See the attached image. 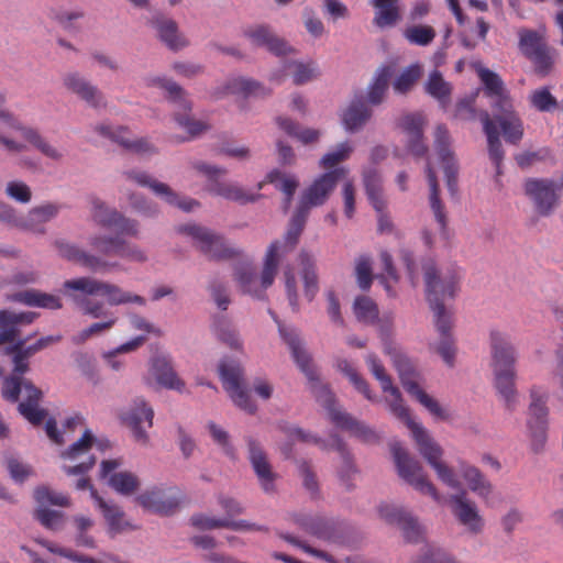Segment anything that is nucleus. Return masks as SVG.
Returning a JSON list of instances; mask_svg holds the SVG:
<instances>
[{
    "label": "nucleus",
    "instance_id": "obj_11",
    "mask_svg": "<svg viewBox=\"0 0 563 563\" xmlns=\"http://www.w3.org/2000/svg\"><path fill=\"white\" fill-rule=\"evenodd\" d=\"M180 233L192 238L195 245L211 260H229L240 254L238 250L230 246L222 235L198 225L187 224L178 228Z\"/></svg>",
    "mask_w": 563,
    "mask_h": 563
},
{
    "label": "nucleus",
    "instance_id": "obj_18",
    "mask_svg": "<svg viewBox=\"0 0 563 563\" xmlns=\"http://www.w3.org/2000/svg\"><path fill=\"white\" fill-rule=\"evenodd\" d=\"M346 173L345 168L340 167L320 175L302 192L300 200L310 208L324 205L339 180L344 178Z\"/></svg>",
    "mask_w": 563,
    "mask_h": 563
},
{
    "label": "nucleus",
    "instance_id": "obj_3",
    "mask_svg": "<svg viewBox=\"0 0 563 563\" xmlns=\"http://www.w3.org/2000/svg\"><path fill=\"white\" fill-rule=\"evenodd\" d=\"M490 367L494 376V386L509 410L517 405L516 364L518 352L512 344L510 335L500 330L489 333Z\"/></svg>",
    "mask_w": 563,
    "mask_h": 563
},
{
    "label": "nucleus",
    "instance_id": "obj_57",
    "mask_svg": "<svg viewBox=\"0 0 563 563\" xmlns=\"http://www.w3.org/2000/svg\"><path fill=\"white\" fill-rule=\"evenodd\" d=\"M277 124L288 135L297 137L301 143L309 144L318 141L320 132L313 129H303L299 131L296 122L288 118H277Z\"/></svg>",
    "mask_w": 563,
    "mask_h": 563
},
{
    "label": "nucleus",
    "instance_id": "obj_32",
    "mask_svg": "<svg viewBox=\"0 0 563 563\" xmlns=\"http://www.w3.org/2000/svg\"><path fill=\"white\" fill-rule=\"evenodd\" d=\"M55 245L57 247L58 254L63 258L79 264L92 272L106 271L115 266V264H110L97 255H92L82 251L75 244L65 241H56Z\"/></svg>",
    "mask_w": 563,
    "mask_h": 563
},
{
    "label": "nucleus",
    "instance_id": "obj_51",
    "mask_svg": "<svg viewBox=\"0 0 563 563\" xmlns=\"http://www.w3.org/2000/svg\"><path fill=\"white\" fill-rule=\"evenodd\" d=\"M460 472L472 492L483 498H487L492 494L490 483L484 478L478 468L461 463Z\"/></svg>",
    "mask_w": 563,
    "mask_h": 563
},
{
    "label": "nucleus",
    "instance_id": "obj_37",
    "mask_svg": "<svg viewBox=\"0 0 563 563\" xmlns=\"http://www.w3.org/2000/svg\"><path fill=\"white\" fill-rule=\"evenodd\" d=\"M434 323L440 335V341L435 346V351L445 364L453 366L455 358V345L451 334L452 316L434 317Z\"/></svg>",
    "mask_w": 563,
    "mask_h": 563
},
{
    "label": "nucleus",
    "instance_id": "obj_63",
    "mask_svg": "<svg viewBox=\"0 0 563 563\" xmlns=\"http://www.w3.org/2000/svg\"><path fill=\"white\" fill-rule=\"evenodd\" d=\"M355 276L357 285L362 290H368L373 283L372 258L368 255H361L355 262Z\"/></svg>",
    "mask_w": 563,
    "mask_h": 563
},
{
    "label": "nucleus",
    "instance_id": "obj_30",
    "mask_svg": "<svg viewBox=\"0 0 563 563\" xmlns=\"http://www.w3.org/2000/svg\"><path fill=\"white\" fill-rule=\"evenodd\" d=\"M424 124L426 119L421 113L406 114L399 123L407 137L408 151L417 157H422L428 152V147L423 142Z\"/></svg>",
    "mask_w": 563,
    "mask_h": 563
},
{
    "label": "nucleus",
    "instance_id": "obj_36",
    "mask_svg": "<svg viewBox=\"0 0 563 563\" xmlns=\"http://www.w3.org/2000/svg\"><path fill=\"white\" fill-rule=\"evenodd\" d=\"M65 87L76 93L80 99L89 106L98 108L103 104L102 93L97 87L87 81L78 74H68L64 77Z\"/></svg>",
    "mask_w": 563,
    "mask_h": 563
},
{
    "label": "nucleus",
    "instance_id": "obj_56",
    "mask_svg": "<svg viewBox=\"0 0 563 563\" xmlns=\"http://www.w3.org/2000/svg\"><path fill=\"white\" fill-rule=\"evenodd\" d=\"M336 368L342 372L354 387L362 393L366 399L374 400V396L371 393L367 382L357 373L352 364L345 358H339L336 361Z\"/></svg>",
    "mask_w": 563,
    "mask_h": 563
},
{
    "label": "nucleus",
    "instance_id": "obj_43",
    "mask_svg": "<svg viewBox=\"0 0 563 563\" xmlns=\"http://www.w3.org/2000/svg\"><path fill=\"white\" fill-rule=\"evenodd\" d=\"M299 264L301 266L305 296L309 301H312L319 291L316 261L311 254L302 250L299 253Z\"/></svg>",
    "mask_w": 563,
    "mask_h": 563
},
{
    "label": "nucleus",
    "instance_id": "obj_49",
    "mask_svg": "<svg viewBox=\"0 0 563 563\" xmlns=\"http://www.w3.org/2000/svg\"><path fill=\"white\" fill-rule=\"evenodd\" d=\"M158 36L170 49H179L187 45L183 36L178 34L177 24L170 19L157 16L152 21Z\"/></svg>",
    "mask_w": 563,
    "mask_h": 563
},
{
    "label": "nucleus",
    "instance_id": "obj_62",
    "mask_svg": "<svg viewBox=\"0 0 563 563\" xmlns=\"http://www.w3.org/2000/svg\"><path fill=\"white\" fill-rule=\"evenodd\" d=\"M121 240L120 236L95 235L89 239V245L102 255L118 256Z\"/></svg>",
    "mask_w": 563,
    "mask_h": 563
},
{
    "label": "nucleus",
    "instance_id": "obj_21",
    "mask_svg": "<svg viewBox=\"0 0 563 563\" xmlns=\"http://www.w3.org/2000/svg\"><path fill=\"white\" fill-rule=\"evenodd\" d=\"M474 70L487 98L493 99V109H509L512 98L501 77L482 64H475Z\"/></svg>",
    "mask_w": 563,
    "mask_h": 563
},
{
    "label": "nucleus",
    "instance_id": "obj_45",
    "mask_svg": "<svg viewBox=\"0 0 563 563\" xmlns=\"http://www.w3.org/2000/svg\"><path fill=\"white\" fill-rule=\"evenodd\" d=\"M372 111L362 98H355L342 115L346 131L354 132L361 129L371 118Z\"/></svg>",
    "mask_w": 563,
    "mask_h": 563
},
{
    "label": "nucleus",
    "instance_id": "obj_42",
    "mask_svg": "<svg viewBox=\"0 0 563 563\" xmlns=\"http://www.w3.org/2000/svg\"><path fill=\"white\" fill-rule=\"evenodd\" d=\"M8 300L21 302L31 307H41L52 310L62 308V301L59 297L34 289L15 292L9 296Z\"/></svg>",
    "mask_w": 563,
    "mask_h": 563
},
{
    "label": "nucleus",
    "instance_id": "obj_52",
    "mask_svg": "<svg viewBox=\"0 0 563 563\" xmlns=\"http://www.w3.org/2000/svg\"><path fill=\"white\" fill-rule=\"evenodd\" d=\"M393 74L394 69L391 66H383L377 69L373 82L368 88L369 103L376 106L383 101Z\"/></svg>",
    "mask_w": 563,
    "mask_h": 563
},
{
    "label": "nucleus",
    "instance_id": "obj_29",
    "mask_svg": "<svg viewBox=\"0 0 563 563\" xmlns=\"http://www.w3.org/2000/svg\"><path fill=\"white\" fill-rule=\"evenodd\" d=\"M95 130L104 137L118 143L123 148L137 154L156 153L155 147L146 139L131 140V132L124 126L112 128L100 124Z\"/></svg>",
    "mask_w": 563,
    "mask_h": 563
},
{
    "label": "nucleus",
    "instance_id": "obj_39",
    "mask_svg": "<svg viewBox=\"0 0 563 563\" xmlns=\"http://www.w3.org/2000/svg\"><path fill=\"white\" fill-rule=\"evenodd\" d=\"M479 118L483 123L484 133L487 137L489 158L496 167L497 175H500V165L504 159V150L499 139L498 128L487 111H482Z\"/></svg>",
    "mask_w": 563,
    "mask_h": 563
},
{
    "label": "nucleus",
    "instance_id": "obj_50",
    "mask_svg": "<svg viewBox=\"0 0 563 563\" xmlns=\"http://www.w3.org/2000/svg\"><path fill=\"white\" fill-rule=\"evenodd\" d=\"M363 181L367 198L375 210L386 207L383 192L382 177L376 169H367L363 173Z\"/></svg>",
    "mask_w": 563,
    "mask_h": 563
},
{
    "label": "nucleus",
    "instance_id": "obj_40",
    "mask_svg": "<svg viewBox=\"0 0 563 563\" xmlns=\"http://www.w3.org/2000/svg\"><path fill=\"white\" fill-rule=\"evenodd\" d=\"M91 498L102 512L111 532L119 533L131 528V525L124 519V512L118 505L106 501L95 488H91Z\"/></svg>",
    "mask_w": 563,
    "mask_h": 563
},
{
    "label": "nucleus",
    "instance_id": "obj_46",
    "mask_svg": "<svg viewBox=\"0 0 563 563\" xmlns=\"http://www.w3.org/2000/svg\"><path fill=\"white\" fill-rule=\"evenodd\" d=\"M152 372L159 385L183 391L185 383L177 376L170 362L166 357H156L152 363Z\"/></svg>",
    "mask_w": 563,
    "mask_h": 563
},
{
    "label": "nucleus",
    "instance_id": "obj_38",
    "mask_svg": "<svg viewBox=\"0 0 563 563\" xmlns=\"http://www.w3.org/2000/svg\"><path fill=\"white\" fill-rule=\"evenodd\" d=\"M279 333L284 341L288 344L295 362L298 364L300 369L306 374L310 380H316V372L311 365L309 354L301 346L300 339L294 330H287L285 327L279 324Z\"/></svg>",
    "mask_w": 563,
    "mask_h": 563
},
{
    "label": "nucleus",
    "instance_id": "obj_23",
    "mask_svg": "<svg viewBox=\"0 0 563 563\" xmlns=\"http://www.w3.org/2000/svg\"><path fill=\"white\" fill-rule=\"evenodd\" d=\"M452 512L456 520L472 534H479L485 527L476 504L467 498L465 490L450 497Z\"/></svg>",
    "mask_w": 563,
    "mask_h": 563
},
{
    "label": "nucleus",
    "instance_id": "obj_60",
    "mask_svg": "<svg viewBox=\"0 0 563 563\" xmlns=\"http://www.w3.org/2000/svg\"><path fill=\"white\" fill-rule=\"evenodd\" d=\"M354 313L358 321L374 323L378 318L377 305L366 296H360L354 300Z\"/></svg>",
    "mask_w": 563,
    "mask_h": 563
},
{
    "label": "nucleus",
    "instance_id": "obj_12",
    "mask_svg": "<svg viewBox=\"0 0 563 563\" xmlns=\"http://www.w3.org/2000/svg\"><path fill=\"white\" fill-rule=\"evenodd\" d=\"M219 375L233 402L246 412L254 413L256 405L242 386L243 371L240 364L223 360L219 365Z\"/></svg>",
    "mask_w": 563,
    "mask_h": 563
},
{
    "label": "nucleus",
    "instance_id": "obj_6",
    "mask_svg": "<svg viewBox=\"0 0 563 563\" xmlns=\"http://www.w3.org/2000/svg\"><path fill=\"white\" fill-rule=\"evenodd\" d=\"M385 352L393 357L400 382L405 390L416 398L435 419L446 421L450 413L419 386V374L411 361L390 344L385 345Z\"/></svg>",
    "mask_w": 563,
    "mask_h": 563
},
{
    "label": "nucleus",
    "instance_id": "obj_55",
    "mask_svg": "<svg viewBox=\"0 0 563 563\" xmlns=\"http://www.w3.org/2000/svg\"><path fill=\"white\" fill-rule=\"evenodd\" d=\"M225 93L250 96H264L265 89L260 82L246 78H233L225 85Z\"/></svg>",
    "mask_w": 563,
    "mask_h": 563
},
{
    "label": "nucleus",
    "instance_id": "obj_54",
    "mask_svg": "<svg viewBox=\"0 0 563 563\" xmlns=\"http://www.w3.org/2000/svg\"><path fill=\"white\" fill-rule=\"evenodd\" d=\"M518 35L519 49L527 58H530L532 55L548 46L542 36L537 31L520 29L518 31Z\"/></svg>",
    "mask_w": 563,
    "mask_h": 563
},
{
    "label": "nucleus",
    "instance_id": "obj_41",
    "mask_svg": "<svg viewBox=\"0 0 563 563\" xmlns=\"http://www.w3.org/2000/svg\"><path fill=\"white\" fill-rule=\"evenodd\" d=\"M375 9L373 23L379 27L394 26L400 20V0H371Z\"/></svg>",
    "mask_w": 563,
    "mask_h": 563
},
{
    "label": "nucleus",
    "instance_id": "obj_26",
    "mask_svg": "<svg viewBox=\"0 0 563 563\" xmlns=\"http://www.w3.org/2000/svg\"><path fill=\"white\" fill-rule=\"evenodd\" d=\"M153 409L142 398H136L132 407L121 416L123 422L131 428L135 440L142 444H146L148 441L143 424L145 423L147 428H151L153 426Z\"/></svg>",
    "mask_w": 563,
    "mask_h": 563
},
{
    "label": "nucleus",
    "instance_id": "obj_25",
    "mask_svg": "<svg viewBox=\"0 0 563 563\" xmlns=\"http://www.w3.org/2000/svg\"><path fill=\"white\" fill-rule=\"evenodd\" d=\"M129 179L135 181L142 187H148L156 196L162 197L167 203L177 206L184 211H191L199 203L194 199H179L178 195L172 188L144 172L126 173Z\"/></svg>",
    "mask_w": 563,
    "mask_h": 563
},
{
    "label": "nucleus",
    "instance_id": "obj_22",
    "mask_svg": "<svg viewBox=\"0 0 563 563\" xmlns=\"http://www.w3.org/2000/svg\"><path fill=\"white\" fill-rule=\"evenodd\" d=\"M136 501L145 510L161 516L173 515L179 506V497L172 487L147 489L136 497Z\"/></svg>",
    "mask_w": 563,
    "mask_h": 563
},
{
    "label": "nucleus",
    "instance_id": "obj_53",
    "mask_svg": "<svg viewBox=\"0 0 563 563\" xmlns=\"http://www.w3.org/2000/svg\"><path fill=\"white\" fill-rule=\"evenodd\" d=\"M296 522L308 533L324 541H331L334 537L333 526L322 519L307 516H300Z\"/></svg>",
    "mask_w": 563,
    "mask_h": 563
},
{
    "label": "nucleus",
    "instance_id": "obj_34",
    "mask_svg": "<svg viewBox=\"0 0 563 563\" xmlns=\"http://www.w3.org/2000/svg\"><path fill=\"white\" fill-rule=\"evenodd\" d=\"M498 114L493 119L500 126L507 143L518 144L523 137V122L514 110V102L509 109H495Z\"/></svg>",
    "mask_w": 563,
    "mask_h": 563
},
{
    "label": "nucleus",
    "instance_id": "obj_58",
    "mask_svg": "<svg viewBox=\"0 0 563 563\" xmlns=\"http://www.w3.org/2000/svg\"><path fill=\"white\" fill-rule=\"evenodd\" d=\"M529 102L532 108L540 112H552L559 106L556 98L548 87H541L531 91Z\"/></svg>",
    "mask_w": 563,
    "mask_h": 563
},
{
    "label": "nucleus",
    "instance_id": "obj_31",
    "mask_svg": "<svg viewBox=\"0 0 563 563\" xmlns=\"http://www.w3.org/2000/svg\"><path fill=\"white\" fill-rule=\"evenodd\" d=\"M249 460L252 467L261 483L262 488L266 493H273L275 490L274 481L276 474L272 471V466L267 460L266 453L263 451L260 443L253 439H249Z\"/></svg>",
    "mask_w": 563,
    "mask_h": 563
},
{
    "label": "nucleus",
    "instance_id": "obj_13",
    "mask_svg": "<svg viewBox=\"0 0 563 563\" xmlns=\"http://www.w3.org/2000/svg\"><path fill=\"white\" fill-rule=\"evenodd\" d=\"M96 439L90 430H86L81 438L74 442L66 451L62 452L60 457L70 461L74 465L64 466L67 475L86 474L96 464V457L91 449Z\"/></svg>",
    "mask_w": 563,
    "mask_h": 563
},
{
    "label": "nucleus",
    "instance_id": "obj_9",
    "mask_svg": "<svg viewBox=\"0 0 563 563\" xmlns=\"http://www.w3.org/2000/svg\"><path fill=\"white\" fill-rule=\"evenodd\" d=\"M153 84L157 85L158 87L165 89L168 92L170 102L174 104L175 108L178 109V111L175 112V120L178 123V125L185 129L189 134L188 137L175 139L176 142L188 141L190 139L198 136L199 134L209 129V126L206 123L201 121H196L190 118L189 112L191 111V104L186 99V93L178 84L170 79L161 77L153 79Z\"/></svg>",
    "mask_w": 563,
    "mask_h": 563
},
{
    "label": "nucleus",
    "instance_id": "obj_28",
    "mask_svg": "<svg viewBox=\"0 0 563 563\" xmlns=\"http://www.w3.org/2000/svg\"><path fill=\"white\" fill-rule=\"evenodd\" d=\"M120 460H104L101 462L100 475L103 478L109 477V485L121 495H132L139 489L140 481L131 472H118L111 474L121 466Z\"/></svg>",
    "mask_w": 563,
    "mask_h": 563
},
{
    "label": "nucleus",
    "instance_id": "obj_14",
    "mask_svg": "<svg viewBox=\"0 0 563 563\" xmlns=\"http://www.w3.org/2000/svg\"><path fill=\"white\" fill-rule=\"evenodd\" d=\"M366 363L374 377L380 383L384 393H389L390 399L388 400L389 409L394 416L404 421L408 427L411 422L409 409L405 406L400 391L397 387L393 386L389 375L386 374L385 367L374 354L366 358Z\"/></svg>",
    "mask_w": 563,
    "mask_h": 563
},
{
    "label": "nucleus",
    "instance_id": "obj_64",
    "mask_svg": "<svg viewBox=\"0 0 563 563\" xmlns=\"http://www.w3.org/2000/svg\"><path fill=\"white\" fill-rule=\"evenodd\" d=\"M353 152V147L349 142H343L336 146V148L332 152L327 153L320 161V167L324 169H330L335 167L338 164L346 161L351 153Z\"/></svg>",
    "mask_w": 563,
    "mask_h": 563
},
{
    "label": "nucleus",
    "instance_id": "obj_59",
    "mask_svg": "<svg viewBox=\"0 0 563 563\" xmlns=\"http://www.w3.org/2000/svg\"><path fill=\"white\" fill-rule=\"evenodd\" d=\"M213 330L220 341L232 349H240L241 342L239 335L225 317H219L214 320Z\"/></svg>",
    "mask_w": 563,
    "mask_h": 563
},
{
    "label": "nucleus",
    "instance_id": "obj_4",
    "mask_svg": "<svg viewBox=\"0 0 563 563\" xmlns=\"http://www.w3.org/2000/svg\"><path fill=\"white\" fill-rule=\"evenodd\" d=\"M12 355V374L4 378L2 396L5 400L15 402L23 393V400L19 404L18 410L30 423L40 426L47 416L45 409L40 408L42 390L34 386L31 380L24 379L23 375L29 372V360L18 352H7Z\"/></svg>",
    "mask_w": 563,
    "mask_h": 563
},
{
    "label": "nucleus",
    "instance_id": "obj_8",
    "mask_svg": "<svg viewBox=\"0 0 563 563\" xmlns=\"http://www.w3.org/2000/svg\"><path fill=\"white\" fill-rule=\"evenodd\" d=\"M390 452L399 477L419 493L440 501L441 497L435 486L428 479L421 464L409 454L401 443L397 441L390 443Z\"/></svg>",
    "mask_w": 563,
    "mask_h": 563
},
{
    "label": "nucleus",
    "instance_id": "obj_5",
    "mask_svg": "<svg viewBox=\"0 0 563 563\" xmlns=\"http://www.w3.org/2000/svg\"><path fill=\"white\" fill-rule=\"evenodd\" d=\"M422 269L427 300L434 317L452 316L444 301L454 299L460 291L463 277L461 268L454 264L438 268L434 261L428 258L423 262Z\"/></svg>",
    "mask_w": 563,
    "mask_h": 563
},
{
    "label": "nucleus",
    "instance_id": "obj_16",
    "mask_svg": "<svg viewBox=\"0 0 563 563\" xmlns=\"http://www.w3.org/2000/svg\"><path fill=\"white\" fill-rule=\"evenodd\" d=\"M525 194L533 201L538 213L543 217L550 216L559 203L558 186L552 179H527Z\"/></svg>",
    "mask_w": 563,
    "mask_h": 563
},
{
    "label": "nucleus",
    "instance_id": "obj_19",
    "mask_svg": "<svg viewBox=\"0 0 563 563\" xmlns=\"http://www.w3.org/2000/svg\"><path fill=\"white\" fill-rule=\"evenodd\" d=\"M434 150L443 165L446 186L449 191L456 192L459 166L451 151V137L444 124H439L434 131Z\"/></svg>",
    "mask_w": 563,
    "mask_h": 563
},
{
    "label": "nucleus",
    "instance_id": "obj_44",
    "mask_svg": "<svg viewBox=\"0 0 563 563\" xmlns=\"http://www.w3.org/2000/svg\"><path fill=\"white\" fill-rule=\"evenodd\" d=\"M452 89V85L437 69L429 74L424 84L426 92L434 98L443 110H446L451 102Z\"/></svg>",
    "mask_w": 563,
    "mask_h": 563
},
{
    "label": "nucleus",
    "instance_id": "obj_20",
    "mask_svg": "<svg viewBox=\"0 0 563 563\" xmlns=\"http://www.w3.org/2000/svg\"><path fill=\"white\" fill-rule=\"evenodd\" d=\"M92 219L96 223L103 228L115 229L118 233L124 235L136 236L139 233V224L135 220L125 218L115 209L108 208L100 199L93 198Z\"/></svg>",
    "mask_w": 563,
    "mask_h": 563
},
{
    "label": "nucleus",
    "instance_id": "obj_1",
    "mask_svg": "<svg viewBox=\"0 0 563 563\" xmlns=\"http://www.w3.org/2000/svg\"><path fill=\"white\" fill-rule=\"evenodd\" d=\"M63 287L84 314L95 319L107 318L103 322H95L90 324L74 336L73 341L76 344H81L90 336L111 329L117 322V318L111 316V313L106 309L104 302L92 299L91 296L106 297L107 302L110 306L124 303L144 306L146 302L142 296L124 291L114 284L91 277H79L66 280Z\"/></svg>",
    "mask_w": 563,
    "mask_h": 563
},
{
    "label": "nucleus",
    "instance_id": "obj_47",
    "mask_svg": "<svg viewBox=\"0 0 563 563\" xmlns=\"http://www.w3.org/2000/svg\"><path fill=\"white\" fill-rule=\"evenodd\" d=\"M264 183L274 184L285 195L284 211L287 212L298 188V179L295 176L285 175L278 169H273L266 175L265 180L258 184V189H262Z\"/></svg>",
    "mask_w": 563,
    "mask_h": 563
},
{
    "label": "nucleus",
    "instance_id": "obj_24",
    "mask_svg": "<svg viewBox=\"0 0 563 563\" xmlns=\"http://www.w3.org/2000/svg\"><path fill=\"white\" fill-rule=\"evenodd\" d=\"M531 404L529 407L530 419L528 421L531 435L533 438L534 450L538 451L545 441L548 408L547 394L541 388H531Z\"/></svg>",
    "mask_w": 563,
    "mask_h": 563
},
{
    "label": "nucleus",
    "instance_id": "obj_33",
    "mask_svg": "<svg viewBox=\"0 0 563 563\" xmlns=\"http://www.w3.org/2000/svg\"><path fill=\"white\" fill-rule=\"evenodd\" d=\"M36 317L34 312H13L0 310V345L14 343L20 335L19 325L31 324Z\"/></svg>",
    "mask_w": 563,
    "mask_h": 563
},
{
    "label": "nucleus",
    "instance_id": "obj_2",
    "mask_svg": "<svg viewBox=\"0 0 563 563\" xmlns=\"http://www.w3.org/2000/svg\"><path fill=\"white\" fill-rule=\"evenodd\" d=\"M301 232L302 229L289 224L284 244L282 245L279 241L271 243L265 254L260 286L253 264L251 262L238 264L234 268V278L241 290L254 298L263 299L265 290L274 283L280 255L294 250L298 243Z\"/></svg>",
    "mask_w": 563,
    "mask_h": 563
},
{
    "label": "nucleus",
    "instance_id": "obj_7",
    "mask_svg": "<svg viewBox=\"0 0 563 563\" xmlns=\"http://www.w3.org/2000/svg\"><path fill=\"white\" fill-rule=\"evenodd\" d=\"M408 428L417 443L419 453L434 470L438 478L453 489H461V482L455 472L442 461L443 450L441 446L429 435L421 424L411 422Z\"/></svg>",
    "mask_w": 563,
    "mask_h": 563
},
{
    "label": "nucleus",
    "instance_id": "obj_48",
    "mask_svg": "<svg viewBox=\"0 0 563 563\" xmlns=\"http://www.w3.org/2000/svg\"><path fill=\"white\" fill-rule=\"evenodd\" d=\"M426 174H427V179H428V183L430 186V199H429L430 208L434 214L437 222L440 225V229L445 230L446 213L444 211V206L439 196L440 189H439V184H438V179H437V174H435L434 169L432 168L429 159L427 161V165H426Z\"/></svg>",
    "mask_w": 563,
    "mask_h": 563
},
{
    "label": "nucleus",
    "instance_id": "obj_27",
    "mask_svg": "<svg viewBox=\"0 0 563 563\" xmlns=\"http://www.w3.org/2000/svg\"><path fill=\"white\" fill-rule=\"evenodd\" d=\"M243 35L250 40L252 45L265 47L268 52L277 56L286 55L291 51L290 46L265 24L245 27Z\"/></svg>",
    "mask_w": 563,
    "mask_h": 563
},
{
    "label": "nucleus",
    "instance_id": "obj_61",
    "mask_svg": "<svg viewBox=\"0 0 563 563\" xmlns=\"http://www.w3.org/2000/svg\"><path fill=\"white\" fill-rule=\"evenodd\" d=\"M404 35L411 44L427 46L434 40L435 31L430 25H413L407 27Z\"/></svg>",
    "mask_w": 563,
    "mask_h": 563
},
{
    "label": "nucleus",
    "instance_id": "obj_35",
    "mask_svg": "<svg viewBox=\"0 0 563 563\" xmlns=\"http://www.w3.org/2000/svg\"><path fill=\"white\" fill-rule=\"evenodd\" d=\"M191 525L198 529L210 530L217 528H230L235 531L252 530V531H268L266 527L251 523L246 520H231L228 518H211L206 515H194L190 518Z\"/></svg>",
    "mask_w": 563,
    "mask_h": 563
},
{
    "label": "nucleus",
    "instance_id": "obj_15",
    "mask_svg": "<svg viewBox=\"0 0 563 563\" xmlns=\"http://www.w3.org/2000/svg\"><path fill=\"white\" fill-rule=\"evenodd\" d=\"M0 120L11 130L21 133L22 137L34 148L41 152L44 156L53 159L60 161L63 153L52 145L40 131L33 126L24 125L12 112L9 110L0 109Z\"/></svg>",
    "mask_w": 563,
    "mask_h": 563
},
{
    "label": "nucleus",
    "instance_id": "obj_17",
    "mask_svg": "<svg viewBox=\"0 0 563 563\" xmlns=\"http://www.w3.org/2000/svg\"><path fill=\"white\" fill-rule=\"evenodd\" d=\"M378 514L387 523L397 526L405 540L411 543H418L423 540V528L410 512L395 505L382 504L378 507Z\"/></svg>",
    "mask_w": 563,
    "mask_h": 563
},
{
    "label": "nucleus",
    "instance_id": "obj_10",
    "mask_svg": "<svg viewBox=\"0 0 563 563\" xmlns=\"http://www.w3.org/2000/svg\"><path fill=\"white\" fill-rule=\"evenodd\" d=\"M312 391L321 406L329 411L330 419L336 427L350 431L364 442H373L376 440L374 431L355 420L349 413L335 408L334 396L328 386L314 383L312 385Z\"/></svg>",
    "mask_w": 563,
    "mask_h": 563
}]
</instances>
